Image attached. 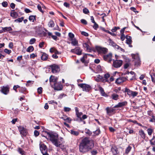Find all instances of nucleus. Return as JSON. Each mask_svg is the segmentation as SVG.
<instances>
[{
    "mask_svg": "<svg viewBox=\"0 0 155 155\" xmlns=\"http://www.w3.org/2000/svg\"><path fill=\"white\" fill-rule=\"evenodd\" d=\"M97 77L100 80L103 82H105L107 81V80H105L103 77L101 76L100 74L97 75Z\"/></svg>",
    "mask_w": 155,
    "mask_h": 155,
    "instance_id": "393cba45",
    "label": "nucleus"
},
{
    "mask_svg": "<svg viewBox=\"0 0 155 155\" xmlns=\"http://www.w3.org/2000/svg\"><path fill=\"white\" fill-rule=\"evenodd\" d=\"M47 135L45 137L47 139L49 140L52 143L57 147H60L63 149L61 146L63 143V139L61 137L58 138V134L54 132H46Z\"/></svg>",
    "mask_w": 155,
    "mask_h": 155,
    "instance_id": "f257e3e1",
    "label": "nucleus"
},
{
    "mask_svg": "<svg viewBox=\"0 0 155 155\" xmlns=\"http://www.w3.org/2000/svg\"><path fill=\"white\" fill-rule=\"evenodd\" d=\"M2 28V32H1V33L3 32V31L6 32L12 30V28L10 27H5L4 28Z\"/></svg>",
    "mask_w": 155,
    "mask_h": 155,
    "instance_id": "5701e85b",
    "label": "nucleus"
},
{
    "mask_svg": "<svg viewBox=\"0 0 155 155\" xmlns=\"http://www.w3.org/2000/svg\"><path fill=\"white\" fill-rule=\"evenodd\" d=\"M38 8V10L40 11L41 12H43V11L42 10L41 7V5H38L37 6Z\"/></svg>",
    "mask_w": 155,
    "mask_h": 155,
    "instance_id": "0e129e2a",
    "label": "nucleus"
},
{
    "mask_svg": "<svg viewBox=\"0 0 155 155\" xmlns=\"http://www.w3.org/2000/svg\"><path fill=\"white\" fill-rule=\"evenodd\" d=\"M71 44L73 46H78V41L75 38L71 39Z\"/></svg>",
    "mask_w": 155,
    "mask_h": 155,
    "instance_id": "a211bd4d",
    "label": "nucleus"
},
{
    "mask_svg": "<svg viewBox=\"0 0 155 155\" xmlns=\"http://www.w3.org/2000/svg\"><path fill=\"white\" fill-rule=\"evenodd\" d=\"M76 54L80 55L82 54V51L79 47H77L75 48Z\"/></svg>",
    "mask_w": 155,
    "mask_h": 155,
    "instance_id": "aec40b11",
    "label": "nucleus"
},
{
    "mask_svg": "<svg viewBox=\"0 0 155 155\" xmlns=\"http://www.w3.org/2000/svg\"><path fill=\"white\" fill-rule=\"evenodd\" d=\"M94 144L92 140L85 137L83 139L79 145V150L81 152H87L93 147Z\"/></svg>",
    "mask_w": 155,
    "mask_h": 155,
    "instance_id": "f03ea898",
    "label": "nucleus"
},
{
    "mask_svg": "<svg viewBox=\"0 0 155 155\" xmlns=\"http://www.w3.org/2000/svg\"><path fill=\"white\" fill-rule=\"evenodd\" d=\"M87 116L86 115H84L82 117L80 118V121H83V120L87 118Z\"/></svg>",
    "mask_w": 155,
    "mask_h": 155,
    "instance_id": "8fccbe9b",
    "label": "nucleus"
},
{
    "mask_svg": "<svg viewBox=\"0 0 155 155\" xmlns=\"http://www.w3.org/2000/svg\"><path fill=\"white\" fill-rule=\"evenodd\" d=\"M96 135H98L100 133V131L99 129H97L96 130L93 132Z\"/></svg>",
    "mask_w": 155,
    "mask_h": 155,
    "instance_id": "a18cd8bd",
    "label": "nucleus"
},
{
    "mask_svg": "<svg viewBox=\"0 0 155 155\" xmlns=\"http://www.w3.org/2000/svg\"><path fill=\"white\" fill-rule=\"evenodd\" d=\"M50 67L51 68L52 72L53 73H58L60 71L59 67L56 64H52L50 65Z\"/></svg>",
    "mask_w": 155,
    "mask_h": 155,
    "instance_id": "20e7f679",
    "label": "nucleus"
},
{
    "mask_svg": "<svg viewBox=\"0 0 155 155\" xmlns=\"http://www.w3.org/2000/svg\"><path fill=\"white\" fill-rule=\"evenodd\" d=\"M150 76L152 81L155 84V74L153 73L151 74H150Z\"/></svg>",
    "mask_w": 155,
    "mask_h": 155,
    "instance_id": "f704fd0d",
    "label": "nucleus"
},
{
    "mask_svg": "<svg viewBox=\"0 0 155 155\" xmlns=\"http://www.w3.org/2000/svg\"><path fill=\"white\" fill-rule=\"evenodd\" d=\"M9 87L8 86H3L1 90L2 92L5 95L7 94L9 92Z\"/></svg>",
    "mask_w": 155,
    "mask_h": 155,
    "instance_id": "6e6552de",
    "label": "nucleus"
},
{
    "mask_svg": "<svg viewBox=\"0 0 155 155\" xmlns=\"http://www.w3.org/2000/svg\"><path fill=\"white\" fill-rule=\"evenodd\" d=\"M81 34L82 35H83L86 37H87L88 36V34L85 31H81Z\"/></svg>",
    "mask_w": 155,
    "mask_h": 155,
    "instance_id": "5fc2aeb1",
    "label": "nucleus"
},
{
    "mask_svg": "<svg viewBox=\"0 0 155 155\" xmlns=\"http://www.w3.org/2000/svg\"><path fill=\"white\" fill-rule=\"evenodd\" d=\"M35 16L31 15L29 17V19L31 21L34 22L35 19Z\"/></svg>",
    "mask_w": 155,
    "mask_h": 155,
    "instance_id": "a19ab883",
    "label": "nucleus"
},
{
    "mask_svg": "<svg viewBox=\"0 0 155 155\" xmlns=\"http://www.w3.org/2000/svg\"><path fill=\"white\" fill-rule=\"evenodd\" d=\"M126 43L129 45V47H132V46L131 45V44L132 42L131 37L130 36L126 35Z\"/></svg>",
    "mask_w": 155,
    "mask_h": 155,
    "instance_id": "f8f14e48",
    "label": "nucleus"
},
{
    "mask_svg": "<svg viewBox=\"0 0 155 155\" xmlns=\"http://www.w3.org/2000/svg\"><path fill=\"white\" fill-rule=\"evenodd\" d=\"M34 50V48L32 46H29L27 49L26 51L27 52H30Z\"/></svg>",
    "mask_w": 155,
    "mask_h": 155,
    "instance_id": "72a5a7b5",
    "label": "nucleus"
},
{
    "mask_svg": "<svg viewBox=\"0 0 155 155\" xmlns=\"http://www.w3.org/2000/svg\"><path fill=\"white\" fill-rule=\"evenodd\" d=\"M58 79V78L57 77L51 76L50 78L49 81L50 82H53L54 83V84H55V83L57 82Z\"/></svg>",
    "mask_w": 155,
    "mask_h": 155,
    "instance_id": "f3484780",
    "label": "nucleus"
},
{
    "mask_svg": "<svg viewBox=\"0 0 155 155\" xmlns=\"http://www.w3.org/2000/svg\"><path fill=\"white\" fill-rule=\"evenodd\" d=\"M68 35L71 39L74 38V35L72 33L70 32L68 34Z\"/></svg>",
    "mask_w": 155,
    "mask_h": 155,
    "instance_id": "864d4df0",
    "label": "nucleus"
},
{
    "mask_svg": "<svg viewBox=\"0 0 155 155\" xmlns=\"http://www.w3.org/2000/svg\"><path fill=\"white\" fill-rule=\"evenodd\" d=\"M19 88V90L20 92L24 94H26L27 93L26 89L25 88L23 87H20Z\"/></svg>",
    "mask_w": 155,
    "mask_h": 155,
    "instance_id": "a878e982",
    "label": "nucleus"
},
{
    "mask_svg": "<svg viewBox=\"0 0 155 155\" xmlns=\"http://www.w3.org/2000/svg\"><path fill=\"white\" fill-rule=\"evenodd\" d=\"M132 147L130 146H129L125 150V153L127 154L130 151Z\"/></svg>",
    "mask_w": 155,
    "mask_h": 155,
    "instance_id": "7c9ffc66",
    "label": "nucleus"
},
{
    "mask_svg": "<svg viewBox=\"0 0 155 155\" xmlns=\"http://www.w3.org/2000/svg\"><path fill=\"white\" fill-rule=\"evenodd\" d=\"M48 55L45 53H43L41 58V60L43 61L46 60L48 58Z\"/></svg>",
    "mask_w": 155,
    "mask_h": 155,
    "instance_id": "412c9836",
    "label": "nucleus"
},
{
    "mask_svg": "<svg viewBox=\"0 0 155 155\" xmlns=\"http://www.w3.org/2000/svg\"><path fill=\"white\" fill-rule=\"evenodd\" d=\"M83 13L85 14H87L89 12L88 10L86 8L83 9Z\"/></svg>",
    "mask_w": 155,
    "mask_h": 155,
    "instance_id": "de8ad7c7",
    "label": "nucleus"
},
{
    "mask_svg": "<svg viewBox=\"0 0 155 155\" xmlns=\"http://www.w3.org/2000/svg\"><path fill=\"white\" fill-rule=\"evenodd\" d=\"M85 133L89 135H91V131L88 130H86Z\"/></svg>",
    "mask_w": 155,
    "mask_h": 155,
    "instance_id": "774afa93",
    "label": "nucleus"
},
{
    "mask_svg": "<svg viewBox=\"0 0 155 155\" xmlns=\"http://www.w3.org/2000/svg\"><path fill=\"white\" fill-rule=\"evenodd\" d=\"M125 38V35L124 34L121 35L120 39L122 41H123Z\"/></svg>",
    "mask_w": 155,
    "mask_h": 155,
    "instance_id": "69168bd1",
    "label": "nucleus"
},
{
    "mask_svg": "<svg viewBox=\"0 0 155 155\" xmlns=\"http://www.w3.org/2000/svg\"><path fill=\"white\" fill-rule=\"evenodd\" d=\"M108 41L109 45L113 47H114L116 45V44L113 41L110 39H109Z\"/></svg>",
    "mask_w": 155,
    "mask_h": 155,
    "instance_id": "c9c22d12",
    "label": "nucleus"
},
{
    "mask_svg": "<svg viewBox=\"0 0 155 155\" xmlns=\"http://www.w3.org/2000/svg\"><path fill=\"white\" fill-rule=\"evenodd\" d=\"M71 133L74 135L77 136L79 134V132L78 131L71 130Z\"/></svg>",
    "mask_w": 155,
    "mask_h": 155,
    "instance_id": "e433bc0d",
    "label": "nucleus"
},
{
    "mask_svg": "<svg viewBox=\"0 0 155 155\" xmlns=\"http://www.w3.org/2000/svg\"><path fill=\"white\" fill-rule=\"evenodd\" d=\"M4 52L8 54H9L12 52L11 51V50H8L6 48H5L4 49Z\"/></svg>",
    "mask_w": 155,
    "mask_h": 155,
    "instance_id": "3c124183",
    "label": "nucleus"
},
{
    "mask_svg": "<svg viewBox=\"0 0 155 155\" xmlns=\"http://www.w3.org/2000/svg\"><path fill=\"white\" fill-rule=\"evenodd\" d=\"M11 15L12 17L16 18L18 16V14L16 12H13L11 13Z\"/></svg>",
    "mask_w": 155,
    "mask_h": 155,
    "instance_id": "58836bf2",
    "label": "nucleus"
},
{
    "mask_svg": "<svg viewBox=\"0 0 155 155\" xmlns=\"http://www.w3.org/2000/svg\"><path fill=\"white\" fill-rule=\"evenodd\" d=\"M81 22L84 25H87V21L86 20L84 19H82L81 20Z\"/></svg>",
    "mask_w": 155,
    "mask_h": 155,
    "instance_id": "13d9d810",
    "label": "nucleus"
},
{
    "mask_svg": "<svg viewBox=\"0 0 155 155\" xmlns=\"http://www.w3.org/2000/svg\"><path fill=\"white\" fill-rule=\"evenodd\" d=\"M64 5L67 8H69L70 6L69 4L66 2H65L64 3Z\"/></svg>",
    "mask_w": 155,
    "mask_h": 155,
    "instance_id": "338daca9",
    "label": "nucleus"
},
{
    "mask_svg": "<svg viewBox=\"0 0 155 155\" xmlns=\"http://www.w3.org/2000/svg\"><path fill=\"white\" fill-rule=\"evenodd\" d=\"M148 134L149 136L151 135L153 132V130L152 129L149 128H148L147 130Z\"/></svg>",
    "mask_w": 155,
    "mask_h": 155,
    "instance_id": "4c0bfd02",
    "label": "nucleus"
},
{
    "mask_svg": "<svg viewBox=\"0 0 155 155\" xmlns=\"http://www.w3.org/2000/svg\"><path fill=\"white\" fill-rule=\"evenodd\" d=\"M110 76V75L108 74H106L104 75V78L106 79L105 80H106L107 78H108Z\"/></svg>",
    "mask_w": 155,
    "mask_h": 155,
    "instance_id": "e2e57ef3",
    "label": "nucleus"
},
{
    "mask_svg": "<svg viewBox=\"0 0 155 155\" xmlns=\"http://www.w3.org/2000/svg\"><path fill=\"white\" fill-rule=\"evenodd\" d=\"M112 54L111 53H109L108 54L105 55L104 56V59L105 61L108 62H110L112 61Z\"/></svg>",
    "mask_w": 155,
    "mask_h": 155,
    "instance_id": "9d476101",
    "label": "nucleus"
},
{
    "mask_svg": "<svg viewBox=\"0 0 155 155\" xmlns=\"http://www.w3.org/2000/svg\"><path fill=\"white\" fill-rule=\"evenodd\" d=\"M126 80V78L124 77H120L117 78L115 81L116 83L120 84L121 83L124 82Z\"/></svg>",
    "mask_w": 155,
    "mask_h": 155,
    "instance_id": "dca6fc26",
    "label": "nucleus"
},
{
    "mask_svg": "<svg viewBox=\"0 0 155 155\" xmlns=\"http://www.w3.org/2000/svg\"><path fill=\"white\" fill-rule=\"evenodd\" d=\"M111 97L113 100H117L118 99L119 95L115 93H113L111 95Z\"/></svg>",
    "mask_w": 155,
    "mask_h": 155,
    "instance_id": "b1692460",
    "label": "nucleus"
},
{
    "mask_svg": "<svg viewBox=\"0 0 155 155\" xmlns=\"http://www.w3.org/2000/svg\"><path fill=\"white\" fill-rule=\"evenodd\" d=\"M83 114L81 112H79L76 114L77 117L80 119V118H81V116Z\"/></svg>",
    "mask_w": 155,
    "mask_h": 155,
    "instance_id": "c03bdc74",
    "label": "nucleus"
},
{
    "mask_svg": "<svg viewBox=\"0 0 155 155\" xmlns=\"http://www.w3.org/2000/svg\"><path fill=\"white\" fill-rule=\"evenodd\" d=\"M48 26L49 27H52L54 25V23L53 21L51 20L48 23Z\"/></svg>",
    "mask_w": 155,
    "mask_h": 155,
    "instance_id": "2f4dec72",
    "label": "nucleus"
},
{
    "mask_svg": "<svg viewBox=\"0 0 155 155\" xmlns=\"http://www.w3.org/2000/svg\"><path fill=\"white\" fill-rule=\"evenodd\" d=\"M79 86L82 88L83 91H88L91 89V87L89 85L85 84H78Z\"/></svg>",
    "mask_w": 155,
    "mask_h": 155,
    "instance_id": "39448f33",
    "label": "nucleus"
},
{
    "mask_svg": "<svg viewBox=\"0 0 155 155\" xmlns=\"http://www.w3.org/2000/svg\"><path fill=\"white\" fill-rule=\"evenodd\" d=\"M132 56L133 58L134 59L135 65V66H137L140 65V61L139 57L138 54H132Z\"/></svg>",
    "mask_w": 155,
    "mask_h": 155,
    "instance_id": "7ed1b4c3",
    "label": "nucleus"
},
{
    "mask_svg": "<svg viewBox=\"0 0 155 155\" xmlns=\"http://www.w3.org/2000/svg\"><path fill=\"white\" fill-rule=\"evenodd\" d=\"M54 89L57 90H61L62 89V86L60 82H57L54 84Z\"/></svg>",
    "mask_w": 155,
    "mask_h": 155,
    "instance_id": "9b49d317",
    "label": "nucleus"
},
{
    "mask_svg": "<svg viewBox=\"0 0 155 155\" xmlns=\"http://www.w3.org/2000/svg\"><path fill=\"white\" fill-rule=\"evenodd\" d=\"M83 46L84 48H86V49L89 51H90L91 49L90 48L89 45L86 43H83Z\"/></svg>",
    "mask_w": 155,
    "mask_h": 155,
    "instance_id": "cd10ccee",
    "label": "nucleus"
},
{
    "mask_svg": "<svg viewBox=\"0 0 155 155\" xmlns=\"http://www.w3.org/2000/svg\"><path fill=\"white\" fill-rule=\"evenodd\" d=\"M18 151L21 155H25V151L21 148H18Z\"/></svg>",
    "mask_w": 155,
    "mask_h": 155,
    "instance_id": "473e14b6",
    "label": "nucleus"
},
{
    "mask_svg": "<svg viewBox=\"0 0 155 155\" xmlns=\"http://www.w3.org/2000/svg\"><path fill=\"white\" fill-rule=\"evenodd\" d=\"M96 49L99 54H105L107 51V48L99 46L97 47Z\"/></svg>",
    "mask_w": 155,
    "mask_h": 155,
    "instance_id": "423d86ee",
    "label": "nucleus"
},
{
    "mask_svg": "<svg viewBox=\"0 0 155 155\" xmlns=\"http://www.w3.org/2000/svg\"><path fill=\"white\" fill-rule=\"evenodd\" d=\"M97 153V151L96 150H93L91 152V153L93 155H96Z\"/></svg>",
    "mask_w": 155,
    "mask_h": 155,
    "instance_id": "680f3d73",
    "label": "nucleus"
},
{
    "mask_svg": "<svg viewBox=\"0 0 155 155\" xmlns=\"http://www.w3.org/2000/svg\"><path fill=\"white\" fill-rule=\"evenodd\" d=\"M42 88L41 87H39L38 89V92L39 94H41L42 93Z\"/></svg>",
    "mask_w": 155,
    "mask_h": 155,
    "instance_id": "603ef678",
    "label": "nucleus"
},
{
    "mask_svg": "<svg viewBox=\"0 0 155 155\" xmlns=\"http://www.w3.org/2000/svg\"><path fill=\"white\" fill-rule=\"evenodd\" d=\"M18 130L20 132V134L24 136H25L27 134V131L26 130L21 126L18 127Z\"/></svg>",
    "mask_w": 155,
    "mask_h": 155,
    "instance_id": "1a4fd4ad",
    "label": "nucleus"
},
{
    "mask_svg": "<svg viewBox=\"0 0 155 155\" xmlns=\"http://www.w3.org/2000/svg\"><path fill=\"white\" fill-rule=\"evenodd\" d=\"M127 104V102L126 101H123L121 102H119L118 104L115 106L114 107V108L121 107L124 106Z\"/></svg>",
    "mask_w": 155,
    "mask_h": 155,
    "instance_id": "4468645a",
    "label": "nucleus"
},
{
    "mask_svg": "<svg viewBox=\"0 0 155 155\" xmlns=\"http://www.w3.org/2000/svg\"><path fill=\"white\" fill-rule=\"evenodd\" d=\"M48 103L49 104H52L53 103H54L56 104H57V102L54 101V100H51L48 101Z\"/></svg>",
    "mask_w": 155,
    "mask_h": 155,
    "instance_id": "052dcab7",
    "label": "nucleus"
},
{
    "mask_svg": "<svg viewBox=\"0 0 155 155\" xmlns=\"http://www.w3.org/2000/svg\"><path fill=\"white\" fill-rule=\"evenodd\" d=\"M36 40L35 38H32L30 39L29 41V44L30 45H32L35 43Z\"/></svg>",
    "mask_w": 155,
    "mask_h": 155,
    "instance_id": "37998d69",
    "label": "nucleus"
},
{
    "mask_svg": "<svg viewBox=\"0 0 155 155\" xmlns=\"http://www.w3.org/2000/svg\"><path fill=\"white\" fill-rule=\"evenodd\" d=\"M122 61L121 60H116L114 61L113 63V66L116 68L120 67L122 65Z\"/></svg>",
    "mask_w": 155,
    "mask_h": 155,
    "instance_id": "0eeeda50",
    "label": "nucleus"
},
{
    "mask_svg": "<svg viewBox=\"0 0 155 155\" xmlns=\"http://www.w3.org/2000/svg\"><path fill=\"white\" fill-rule=\"evenodd\" d=\"M99 91L101 95L103 96H107V94L105 93L103 89L101 87H99Z\"/></svg>",
    "mask_w": 155,
    "mask_h": 155,
    "instance_id": "4be33fe9",
    "label": "nucleus"
},
{
    "mask_svg": "<svg viewBox=\"0 0 155 155\" xmlns=\"http://www.w3.org/2000/svg\"><path fill=\"white\" fill-rule=\"evenodd\" d=\"M125 92L127 93V94L130 97H131V94L132 91L127 88H125Z\"/></svg>",
    "mask_w": 155,
    "mask_h": 155,
    "instance_id": "c85d7f7f",
    "label": "nucleus"
},
{
    "mask_svg": "<svg viewBox=\"0 0 155 155\" xmlns=\"http://www.w3.org/2000/svg\"><path fill=\"white\" fill-rule=\"evenodd\" d=\"M71 110V108L67 107H64V110L65 112H69Z\"/></svg>",
    "mask_w": 155,
    "mask_h": 155,
    "instance_id": "09e8293b",
    "label": "nucleus"
},
{
    "mask_svg": "<svg viewBox=\"0 0 155 155\" xmlns=\"http://www.w3.org/2000/svg\"><path fill=\"white\" fill-rule=\"evenodd\" d=\"M20 87L18 85H15L13 87V89L15 91L17 92V89L18 88Z\"/></svg>",
    "mask_w": 155,
    "mask_h": 155,
    "instance_id": "4d7b16f0",
    "label": "nucleus"
},
{
    "mask_svg": "<svg viewBox=\"0 0 155 155\" xmlns=\"http://www.w3.org/2000/svg\"><path fill=\"white\" fill-rule=\"evenodd\" d=\"M34 134L35 135L36 137H37L39 135V132L37 130H35L34 131Z\"/></svg>",
    "mask_w": 155,
    "mask_h": 155,
    "instance_id": "6e6d98bb",
    "label": "nucleus"
},
{
    "mask_svg": "<svg viewBox=\"0 0 155 155\" xmlns=\"http://www.w3.org/2000/svg\"><path fill=\"white\" fill-rule=\"evenodd\" d=\"M111 151L114 155H116L119 153L118 148L115 146L113 147L111 149Z\"/></svg>",
    "mask_w": 155,
    "mask_h": 155,
    "instance_id": "2eb2a0df",
    "label": "nucleus"
},
{
    "mask_svg": "<svg viewBox=\"0 0 155 155\" xmlns=\"http://www.w3.org/2000/svg\"><path fill=\"white\" fill-rule=\"evenodd\" d=\"M2 5L3 7H6L7 6L8 4L7 2L5 1L2 3Z\"/></svg>",
    "mask_w": 155,
    "mask_h": 155,
    "instance_id": "49530a36",
    "label": "nucleus"
},
{
    "mask_svg": "<svg viewBox=\"0 0 155 155\" xmlns=\"http://www.w3.org/2000/svg\"><path fill=\"white\" fill-rule=\"evenodd\" d=\"M106 110L107 114H110L114 112L115 109L113 108L107 107L106 108Z\"/></svg>",
    "mask_w": 155,
    "mask_h": 155,
    "instance_id": "6ab92c4d",
    "label": "nucleus"
},
{
    "mask_svg": "<svg viewBox=\"0 0 155 155\" xmlns=\"http://www.w3.org/2000/svg\"><path fill=\"white\" fill-rule=\"evenodd\" d=\"M40 150L42 154L47 153V147L44 144L41 145L40 146Z\"/></svg>",
    "mask_w": 155,
    "mask_h": 155,
    "instance_id": "ddd939ff",
    "label": "nucleus"
},
{
    "mask_svg": "<svg viewBox=\"0 0 155 155\" xmlns=\"http://www.w3.org/2000/svg\"><path fill=\"white\" fill-rule=\"evenodd\" d=\"M24 19V17H21L20 18H18V19H16V20H15V22H21L22 20H23Z\"/></svg>",
    "mask_w": 155,
    "mask_h": 155,
    "instance_id": "79ce46f5",
    "label": "nucleus"
},
{
    "mask_svg": "<svg viewBox=\"0 0 155 155\" xmlns=\"http://www.w3.org/2000/svg\"><path fill=\"white\" fill-rule=\"evenodd\" d=\"M138 94V93L136 91H132L131 94V97H135Z\"/></svg>",
    "mask_w": 155,
    "mask_h": 155,
    "instance_id": "ea45409f",
    "label": "nucleus"
},
{
    "mask_svg": "<svg viewBox=\"0 0 155 155\" xmlns=\"http://www.w3.org/2000/svg\"><path fill=\"white\" fill-rule=\"evenodd\" d=\"M94 25L93 26L94 28L96 29L97 28H98V24H97L96 22L94 23Z\"/></svg>",
    "mask_w": 155,
    "mask_h": 155,
    "instance_id": "bf43d9fd",
    "label": "nucleus"
},
{
    "mask_svg": "<svg viewBox=\"0 0 155 155\" xmlns=\"http://www.w3.org/2000/svg\"><path fill=\"white\" fill-rule=\"evenodd\" d=\"M139 133L140 135L143 139H144L145 138V135L143 130H140Z\"/></svg>",
    "mask_w": 155,
    "mask_h": 155,
    "instance_id": "bb28decb",
    "label": "nucleus"
},
{
    "mask_svg": "<svg viewBox=\"0 0 155 155\" xmlns=\"http://www.w3.org/2000/svg\"><path fill=\"white\" fill-rule=\"evenodd\" d=\"M150 142L152 145H155V136H153L152 138L150 140Z\"/></svg>",
    "mask_w": 155,
    "mask_h": 155,
    "instance_id": "c756f323",
    "label": "nucleus"
}]
</instances>
